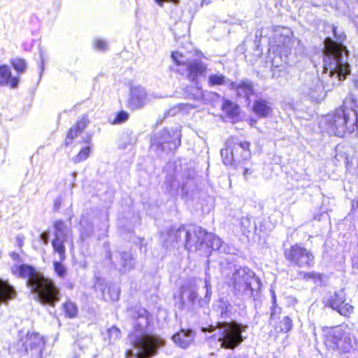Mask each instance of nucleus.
<instances>
[{
  "label": "nucleus",
  "instance_id": "nucleus-1",
  "mask_svg": "<svg viewBox=\"0 0 358 358\" xmlns=\"http://www.w3.org/2000/svg\"><path fill=\"white\" fill-rule=\"evenodd\" d=\"M133 330L128 338L131 348L126 351V358H152L158 354L159 348L166 341L159 336L148 331L150 323V314L144 308L131 310Z\"/></svg>",
  "mask_w": 358,
  "mask_h": 358
},
{
  "label": "nucleus",
  "instance_id": "nucleus-2",
  "mask_svg": "<svg viewBox=\"0 0 358 358\" xmlns=\"http://www.w3.org/2000/svg\"><path fill=\"white\" fill-rule=\"evenodd\" d=\"M331 34L334 39L327 36L324 41L323 73L331 79L334 86L338 85L350 73V65L349 51L343 44L346 39L344 31L336 25Z\"/></svg>",
  "mask_w": 358,
  "mask_h": 358
},
{
  "label": "nucleus",
  "instance_id": "nucleus-3",
  "mask_svg": "<svg viewBox=\"0 0 358 358\" xmlns=\"http://www.w3.org/2000/svg\"><path fill=\"white\" fill-rule=\"evenodd\" d=\"M168 240L165 244H181L189 252L200 251L205 256H210L212 251L227 252V247L221 239L213 233H208L196 225L182 226L177 229H171L167 232Z\"/></svg>",
  "mask_w": 358,
  "mask_h": 358
},
{
  "label": "nucleus",
  "instance_id": "nucleus-4",
  "mask_svg": "<svg viewBox=\"0 0 358 358\" xmlns=\"http://www.w3.org/2000/svg\"><path fill=\"white\" fill-rule=\"evenodd\" d=\"M12 273L18 277L27 279V285L35 296V299L43 305L54 307L61 299L60 289L55 281L29 264L15 265Z\"/></svg>",
  "mask_w": 358,
  "mask_h": 358
},
{
  "label": "nucleus",
  "instance_id": "nucleus-5",
  "mask_svg": "<svg viewBox=\"0 0 358 358\" xmlns=\"http://www.w3.org/2000/svg\"><path fill=\"white\" fill-rule=\"evenodd\" d=\"M328 131L338 137L358 129V113L354 98H346L342 106L325 117Z\"/></svg>",
  "mask_w": 358,
  "mask_h": 358
},
{
  "label": "nucleus",
  "instance_id": "nucleus-6",
  "mask_svg": "<svg viewBox=\"0 0 358 358\" xmlns=\"http://www.w3.org/2000/svg\"><path fill=\"white\" fill-rule=\"evenodd\" d=\"M248 326L236 321L218 322L216 326H210L208 328H203V331L216 333L213 336L219 342L221 347L225 349L234 350L239 346L246 338L243 333L246 331Z\"/></svg>",
  "mask_w": 358,
  "mask_h": 358
},
{
  "label": "nucleus",
  "instance_id": "nucleus-7",
  "mask_svg": "<svg viewBox=\"0 0 358 358\" xmlns=\"http://www.w3.org/2000/svg\"><path fill=\"white\" fill-rule=\"evenodd\" d=\"M230 284L236 296L254 300L258 298L262 286L259 278L248 267L236 269L230 278Z\"/></svg>",
  "mask_w": 358,
  "mask_h": 358
},
{
  "label": "nucleus",
  "instance_id": "nucleus-8",
  "mask_svg": "<svg viewBox=\"0 0 358 358\" xmlns=\"http://www.w3.org/2000/svg\"><path fill=\"white\" fill-rule=\"evenodd\" d=\"M45 341L38 333L27 332L15 342L9 349L14 358H43Z\"/></svg>",
  "mask_w": 358,
  "mask_h": 358
},
{
  "label": "nucleus",
  "instance_id": "nucleus-9",
  "mask_svg": "<svg viewBox=\"0 0 358 358\" xmlns=\"http://www.w3.org/2000/svg\"><path fill=\"white\" fill-rule=\"evenodd\" d=\"M181 131L178 128H164L150 138V149L157 155L169 153L181 143Z\"/></svg>",
  "mask_w": 358,
  "mask_h": 358
},
{
  "label": "nucleus",
  "instance_id": "nucleus-10",
  "mask_svg": "<svg viewBox=\"0 0 358 358\" xmlns=\"http://www.w3.org/2000/svg\"><path fill=\"white\" fill-rule=\"evenodd\" d=\"M205 296L198 299V288L196 286L183 287L181 291L180 308L182 310H194L196 308L208 305L212 295L210 279L207 275L205 278Z\"/></svg>",
  "mask_w": 358,
  "mask_h": 358
},
{
  "label": "nucleus",
  "instance_id": "nucleus-11",
  "mask_svg": "<svg viewBox=\"0 0 358 358\" xmlns=\"http://www.w3.org/2000/svg\"><path fill=\"white\" fill-rule=\"evenodd\" d=\"M284 256L291 264L298 267H312L315 264L313 252L300 244L285 249Z\"/></svg>",
  "mask_w": 358,
  "mask_h": 358
},
{
  "label": "nucleus",
  "instance_id": "nucleus-12",
  "mask_svg": "<svg viewBox=\"0 0 358 358\" xmlns=\"http://www.w3.org/2000/svg\"><path fill=\"white\" fill-rule=\"evenodd\" d=\"M52 246L53 250L58 253L61 261H64L66 258L64 243L68 241L71 234V229L62 220H55L52 224Z\"/></svg>",
  "mask_w": 358,
  "mask_h": 358
},
{
  "label": "nucleus",
  "instance_id": "nucleus-13",
  "mask_svg": "<svg viewBox=\"0 0 358 358\" xmlns=\"http://www.w3.org/2000/svg\"><path fill=\"white\" fill-rule=\"evenodd\" d=\"M301 93L315 101H320L323 99L324 87L317 74L306 73L301 76Z\"/></svg>",
  "mask_w": 358,
  "mask_h": 358
},
{
  "label": "nucleus",
  "instance_id": "nucleus-14",
  "mask_svg": "<svg viewBox=\"0 0 358 358\" xmlns=\"http://www.w3.org/2000/svg\"><path fill=\"white\" fill-rule=\"evenodd\" d=\"M109 259L112 266L121 275L128 273L136 267V259L131 250L110 252Z\"/></svg>",
  "mask_w": 358,
  "mask_h": 358
},
{
  "label": "nucleus",
  "instance_id": "nucleus-15",
  "mask_svg": "<svg viewBox=\"0 0 358 358\" xmlns=\"http://www.w3.org/2000/svg\"><path fill=\"white\" fill-rule=\"evenodd\" d=\"M345 293L343 289L334 292L327 299L326 305L341 315L349 317L354 311V307L345 303Z\"/></svg>",
  "mask_w": 358,
  "mask_h": 358
},
{
  "label": "nucleus",
  "instance_id": "nucleus-16",
  "mask_svg": "<svg viewBox=\"0 0 358 358\" xmlns=\"http://www.w3.org/2000/svg\"><path fill=\"white\" fill-rule=\"evenodd\" d=\"M207 71V64L203 62L196 59L188 61L183 70H177V71L180 72L181 74L185 76L189 81L196 84L198 83L199 78L206 77Z\"/></svg>",
  "mask_w": 358,
  "mask_h": 358
},
{
  "label": "nucleus",
  "instance_id": "nucleus-17",
  "mask_svg": "<svg viewBox=\"0 0 358 358\" xmlns=\"http://www.w3.org/2000/svg\"><path fill=\"white\" fill-rule=\"evenodd\" d=\"M292 31L287 27H278L275 30L274 40L280 53L287 57L292 55V48L294 41L292 38Z\"/></svg>",
  "mask_w": 358,
  "mask_h": 358
},
{
  "label": "nucleus",
  "instance_id": "nucleus-18",
  "mask_svg": "<svg viewBox=\"0 0 358 358\" xmlns=\"http://www.w3.org/2000/svg\"><path fill=\"white\" fill-rule=\"evenodd\" d=\"M248 144L245 143H238L236 138H231L226 143V147L220 151L222 162L225 165H235L236 160L234 154L239 150L247 148Z\"/></svg>",
  "mask_w": 358,
  "mask_h": 358
},
{
  "label": "nucleus",
  "instance_id": "nucleus-19",
  "mask_svg": "<svg viewBox=\"0 0 358 358\" xmlns=\"http://www.w3.org/2000/svg\"><path fill=\"white\" fill-rule=\"evenodd\" d=\"M150 99L144 87L141 86L131 88L128 107L131 110H137L145 106Z\"/></svg>",
  "mask_w": 358,
  "mask_h": 358
},
{
  "label": "nucleus",
  "instance_id": "nucleus-20",
  "mask_svg": "<svg viewBox=\"0 0 358 358\" xmlns=\"http://www.w3.org/2000/svg\"><path fill=\"white\" fill-rule=\"evenodd\" d=\"M348 330H350L348 325H341L326 330V343L327 345L333 349L338 350V344L342 341L343 336L348 333Z\"/></svg>",
  "mask_w": 358,
  "mask_h": 358
},
{
  "label": "nucleus",
  "instance_id": "nucleus-21",
  "mask_svg": "<svg viewBox=\"0 0 358 358\" xmlns=\"http://www.w3.org/2000/svg\"><path fill=\"white\" fill-rule=\"evenodd\" d=\"M229 87L235 90L237 96L243 98L248 104L250 103V96L255 91L252 81L248 79L242 80L239 83L231 81Z\"/></svg>",
  "mask_w": 358,
  "mask_h": 358
},
{
  "label": "nucleus",
  "instance_id": "nucleus-22",
  "mask_svg": "<svg viewBox=\"0 0 358 358\" xmlns=\"http://www.w3.org/2000/svg\"><path fill=\"white\" fill-rule=\"evenodd\" d=\"M195 332L191 329H182L179 332L176 333L172 339L173 342L181 348H188L193 343L195 338Z\"/></svg>",
  "mask_w": 358,
  "mask_h": 358
},
{
  "label": "nucleus",
  "instance_id": "nucleus-23",
  "mask_svg": "<svg viewBox=\"0 0 358 358\" xmlns=\"http://www.w3.org/2000/svg\"><path fill=\"white\" fill-rule=\"evenodd\" d=\"M20 79L17 76H12L10 68L6 64L0 65V86L10 85L15 89L19 85Z\"/></svg>",
  "mask_w": 358,
  "mask_h": 358
},
{
  "label": "nucleus",
  "instance_id": "nucleus-24",
  "mask_svg": "<svg viewBox=\"0 0 358 358\" xmlns=\"http://www.w3.org/2000/svg\"><path fill=\"white\" fill-rule=\"evenodd\" d=\"M16 290L8 280L0 278V305L7 303L16 296Z\"/></svg>",
  "mask_w": 358,
  "mask_h": 358
},
{
  "label": "nucleus",
  "instance_id": "nucleus-25",
  "mask_svg": "<svg viewBox=\"0 0 358 358\" xmlns=\"http://www.w3.org/2000/svg\"><path fill=\"white\" fill-rule=\"evenodd\" d=\"M88 123L89 120L86 117H83L78 120L76 125L69 129L65 141V144L66 145H69L76 137L82 133Z\"/></svg>",
  "mask_w": 358,
  "mask_h": 358
},
{
  "label": "nucleus",
  "instance_id": "nucleus-26",
  "mask_svg": "<svg viewBox=\"0 0 358 358\" xmlns=\"http://www.w3.org/2000/svg\"><path fill=\"white\" fill-rule=\"evenodd\" d=\"M253 111L259 117H266L271 113V104L261 98L256 99L253 103Z\"/></svg>",
  "mask_w": 358,
  "mask_h": 358
},
{
  "label": "nucleus",
  "instance_id": "nucleus-27",
  "mask_svg": "<svg viewBox=\"0 0 358 358\" xmlns=\"http://www.w3.org/2000/svg\"><path fill=\"white\" fill-rule=\"evenodd\" d=\"M355 332H358V329H352L350 327V330H348V333L345 334V336L342 338V341H340V344H338V350L343 353L350 352L353 348V343H355Z\"/></svg>",
  "mask_w": 358,
  "mask_h": 358
},
{
  "label": "nucleus",
  "instance_id": "nucleus-28",
  "mask_svg": "<svg viewBox=\"0 0 358 358\" xmlns=\"http://www.w3.org/2000/svg\"><path fill=\"white\" fill-rule=\"evenodd\" d=\"M184 94L187 99L201 101L202 97H203V90L197 83L196 86H187L185 89Z\"/></svg>",
  "mask_w": 358,
  "mask_h": 358
},
{
  "label": "nucleus",
  "instance_id": "nucleus-29",
  "mask_svg": "<svg viewBox=\"0 0 358 358\" xmlns=\"http://www.w3.org/2000/svg\"><path fill=\"white\" fill-rule=\"evenodd\" d=\"M231 82L224 75L220 72L210 73L208 76V85L209 87L229 85Z\"/></svg>",
  "mask_w": 358,
  "mask_h": 358
},
{
  "label": "nucleus",
  "instance_id": "nucleus-30",
  "mask_svg": "<svg viewBox=\"0 0 358 358\" xmlns=\"http://www.w3.org/2000/svg\"><path fill=\"white\" fill-rule=\"evenodd\" d=\"M222 108L227 114V115L230 117H236L239 113V108L238 105L229 100L223 99Z\"/></svg>",
  "mask_w": 358,
  "mask_h": 358
},
{
  "label": "nucleus",
  "instance_id": "nucleus-31",
  "mask_svg": "<svg viewBox=\"0 0 358 358\" xmlns=\"http://www.w3.org/2000/svg\"><path fill=\"white\" fill-rule=\"evenodd\" d=\"M103 298L105 301H116L119 299L120 291L115 285L109 286L103 290Z\"/></svg>",
  "mask_w": 358,
  "mask_h": 358
},
{
  "label": "nucleus",
  "instance_id": "nucleus-32",
  "mask_svg": "<svg viewBox=\"0 0 358 358\" xmlns=\"http://www.w3.org/2000/svg\"><path fill=\"white\" fill-rule=\"evenodd\" d=\"M238 143H245L248 144L247 148L239 150L235 154L233 153L234 159L236 160V162L238 164L237 166H238L241 162L247 161L248 159L250 157V143L248 141H238Z\"/></svg>",
  "mask_w": 358,
  "mask_h": 358
},
{
  "label": "nucleus",
  "instance_id": "nucleus-33",
  "mask_svg": "<svg viewBox=\"0 0 358 358\" xmlns=\"http://www.w3.org/2000/svg\"><path fill=\"white\" fill-rule=\"evenodd\" d=\"M219 308L220 309V317L222 319L230 317L233 306L228 300L222 299L220 301Z\"/></svg>",
  "mask_w": 358,
  "mask_h": 358
},
{
  "label": "nucleus",
  "instance_id": "nucleus-34",
  "mask_svg": "<svg viewBox=\"0 0 358 358\" xmlns=\"http://www.w3.org/2000/svg\"><path fill=\"white\" fill-rule=\"evenodd\" d=\"M239 224L243 234L246 232H250L253 229H256L255 224L251 221V217L246 216L241 217Z\"/></svg>",
  "mask_w": 358,
  "mask_h": 358
},
{
  "label": "nucleus",
  "instance_id": "nucleus-35",
  "mask_svg": "<svg viewBox=\"0 0 358 358\" xmlns=\"http://www.w3.org/2000/svg\"><path fill=\"white\" fill-rule=\"evenodd\" d=\"M13 69L20 74L24 73L27 68V62L24 59L16 57L10 61Z\"/></svg>",
  "mask_w": 358,
  "mask_h": 358
},
{
  "label": "nucleus",
  "instance_id": "nucleus-36",
  "mask_svg": "<svg viewBox=\"0 0 358 358\" xmlns=\"http://www.w3.org/2000/svg\"><path fill=\"white\" fill-rule=\"evenodd\" d=\"M91 148L89 145L83 148L72 159L74 164H78L86 160L90 154Z\"/></svg>",
  "mask_w": 358,
  "mask_h": 358
},
{
  "label": "nucleus",
  "instance_id": "nucleus-37",
  "mask_svg": "<svg viewBox=\"0 0 358 358\" xmlns=\"http://www.w3.org/2000/svg\"><path fill=\"white\" fill-rule=\"evenodd\" d=\"M64 310L66 315L69 317H75L78 312V307L76 303L71 301H68L63 304Z\"/></svg>",
  "mask_w": 358,
  "mask_h": 358
},
{
  "label": "nucleus",
  "instance_id": "nucleus-38",
  "mask_svg": "<svg viewBox=\"0 0 358 358\" xmlns=\"http://www.w3.org/2000/svg\"><path fill=\"white\" fill-rule=\"evenodd\" d=\"M276 328L281 332L287 333L292 328V321L288 316H285L280 321Z\"/></svg>",
  "mask_w": 358,
  "mask_h": 358
},
{
  "label": "nucleus",
  "instance_id": "nucleus-39",
  "mask_svg": "<svg viewBox=\"0 0 358 358\" xmlns=\"http://www.w3.org/2000/svg\"><path fill=\"white\" fill-rule=\"evenodd\" d=\"M62 261H55L53 262L54 271L60 278H65L67 275V268L62 263Z\"/></svg>",
  "mask_w": 358,
  "mask_h": 358
},
{
  "label": "nucleus",
  "instance_id": "nucleus-40",
  "mask_svg": "<svg viewBox=\"0 0 358 358\" xmlns=\"http://www.w3.org/2000/svg\"><path fill=\"white\" fill-rule=\"evenodd\" d=\"M303 278L306 280H313L314 282H321L323 280L324 275L315 271L301 273Z\"/></svg>",
  "mask_w": 358,
  "mask_h": 358
},
{
  "label": "nucleus",
  "instance_id": "nucleus-41",
  "mask_svg": "<svg viewBox=\"0 0 358 358\" xmlns=\"http://www.w3.org/2000/svg\"><path fill=\"white\" fill-rule=\"evenodd\" d=\"M281 313V308L276 303V296L272 292V306L271 307L270 320H275Z\"/></svg>",
  "mask_w": 358,
  "mask_h": 358
},
{
  "label": "nucleus",
  "instance_id": "nucleus-42",
  "mask_svg": "<svg viewBox=\"0 0 358 358\" xmlns=\"http://www.w3.org/2000/svg\"><path fill=\"white\" fill-rule=\"evenodd\" d=\"M108 340L110 343H114L121 337V331L120 329L115 326L109 328L107 331Z\"/></svg>",
  "mask_w": 358,
  "mask_h": 358
},
{
  "label": "nucleus",
  "instance_id": "nucleus-43",
  "mask_svg": "<svg viewBox=\"0 0 358 358\" xmlns=\"http://www.w3.org/2000/svg\"><path fill=\"white\" fill-rule=\"evenodd\" d=\"M244 164L240 166V169L242 170L243 176L245 180L252 176L255 173V169L253 167V164H250V166H247V162L243 161Z\"/></svg>",
  "mask_w": 358,
  "mask_h": 358
},
{
  "label": "nucleus",
  "instance_id": "nucleus-44",
  "mask_svg": "<svg viewBox=\"0 0 358 358\" xmlns=\"http://www.w3.org/2000/svg\"><path fill=\"white\" fill-rule=\"evenodd\" d=\"M171 57L178 66H180L179 69L183 70L185 68V64L188 61H185V57L178 52H172Z\"/></svg>",
  "mask_w": 358,
  "mask_h": 358
},
{
  "label": "nucleus",
  "instance_id": "nucleus-45",
  "mask_svg": "<svg viewBox=\"0 0 358 358\" xmlns=\"http://www.w3.org/2000/svg\"><path fill=\"white\" fill-rule=\"evenodd\" d=\"M128 118H129L128 113H127L124 110H122L116 115L115 119L112 122V124H117L123 123V122H126L128 120Z\"/></svg>",
  "mask_w": 358,
  "mask_h": 358
},
{
  "label": "nucleus",
  "instance_id": "nucleus-46",
  "mask_svg": "<svg viewBox=\"0 0 358 358\" xmlns=\"http://www.w3.org/2000/svg\"><path fill=\"white\" fill-rule=\"evenodd\" d=\"M219 97L220 94H217V92L203 91V97H202L201 101H203V102L206 103L207 101L216 99Z\"/></svg>",
  "mask_w": 358,
  "mask_h": 358
},
{
  "label": "nucleus",
  "instance_id": "nucleus-47",
  "mask_svg": "<svg viewBox=\"0 0 358 358\" xmlns=\"http://www.w3.org/2000/svg\"><path fill=\"white\" fill-rule=\"evenodd\" d=\"M96 49L99 50H106L107 49L106 41L101 39H96L94 42Z\"/></svg>",
  "mask_w": 358,
  "mask_h": 358
},
{
  "label": "nucleus",
  "instance_id": "nucleus-48",
  "mask_svg": "<svg viewBox=\"0 0 358 358\" xmlns=\"http://www.w3.org/2000/svg\"><path fill=\"white\" fill-rule=\"evenodd\" d=\"M282 66L279 65H273L272 64L271 66V71H272V77L274 78H278L280 76V71L282 69Z\"/></svg>",
  "mask_w": 358,
  "mask_h": 358
},
{
  "label": "nucleus",
  "instance_id": "nucleus-49",
  "mask_svg": "<svg viewBox=\"0 0 358 358\" xmlns=\"http://www.w3.org/2000/svg\"><path fill=\"white\" fill-rule=\"evenodd\" d=\"M323 27H324V34H328V36H329V34H331L333 30L335 29L336 24H330V23L326 22L324 23Z\"/></svg>",
  "mask_w": 358,
  "mask_h": 358
},
{
  "label": "nucleus",
  "instance_id": "nucleus-50",
  "mask_svg": "<svg viewBox=\"0 0 358 358\" xmlns=\"http://www.w3.org/2000/svg\"><path fill=\"white\" fill-rule=\"evenodd\" d=\"M50 231L49 230L42 232L40 235V239L45 245H48L50 240Z\"/></svg>",
  "mask_w": 358,
  "mask_h": 358
},
{
  "label": "nucleus",
  "instance_id": "nucleus-51",
  "mask_svg": "<svg viewBox=\"0 0 358 358\" xmlns=\"http://www.w3.org/2000/svg\"><path fill=\"white\" fill-rule=\"evenodd\" d=\"M62 196H58L54 201V203H53V207H52V210L53 211L55 212H57L59 210L61 206H62Z\"/></svg>",
  "mask_w": 358,
  "mask_h": 358
},
{
  "label": "nucleus",
  "instance_id": "nucleus-52",
  "mask_svg": "<svg viewBox=\"0 0 358 358\" xmlns=\"http://www.w3.org/2000/svg\"><path fill=\"white\" fill-rule=\"evenodd\" d=\"M179 107H180V105H179L178 106L173 107V108H171L169 110H168L167 112H166L165 115L167 116L175 115L177 113V112L180 110V108H179Z\"/></svg>",
  "mask_w": 358,
  "mask_h": 358
},
{
  "label": "nucleus",
  "instance_id": "nucleus-53",
  "mask_svg": "<svg viewBox=\"0 0 358 358\" xmlns=\"http://www.w3.org/2000/svg\"><path fill=\"white\" fill-rule=\"evenodd\" d=\"M155 1L161 7H162L165 2H171L174 4H178L179 0H155Z\"/></svg>",
  "mask_w": 358,
  "mask_h": 358
},
{
  "label": "nucleus",
  "instance_id": "nucleus-54",
  "mask_svg": "<svg viewBox=\"0 0 358 358\" xmlns=\"http://www.w3.org/2000/svg\"><path fill=\"white\" fill-rule=\"evenodd\" d=\"M24 236L23 235H21V234H19L17 237H16V241H17V243L18 245V246L20 248H22V245H23V242H24Z\"/></svg>",
  "mask_w": 358,
  "mask_h": 358
},
{
  "label": "nucleus",
  "instance_id": "nucleus-55",
  "mask_svg": "<svg viewBox=\"0 0 358 358\" xmlns=\"http://www.w3.org/2000/svg\"><path fill=\"white\" fill-rule=\"evenodd\" d=\"M77 175H78L77 172H73L72 173L73 180V182H72V187H74L76 185L75 180L76 178Z\"/></svg>",
  "mask_w": 358,
  "mask_h": 358
},
{
  "label": "nucleus",
  "instance_id": "nucleus-56",
  "mask_svg": "<svg viewBox=\"0 0 358 358\" xmlns=\"http://www.w3.org/2000/svg\"><path fill=\"white\" fill-rule=\"evenodd\" d=\"M41 62L40 68H41V74L43 71V62H44L41 53Z\"/></svg>",
  "mask_w": 358,
  "mask_h": 358
},
{
  "label": "nucleus",
  "instance_id": "nucleus-57",
  "mask_svg": "<svg viewBox=\"0 0 358 358\" xmlns=\"http://www.w3.org/2000/svg\"><path fill=\"white\" fill-rule=\"evenodd\" d=\"M91 140V137L90 136H87L83 138V142L85 143H89Z\"/></svg>",
  "mask_w": 358,
  "mask_h": 358
},
{
  "label": "nucleus",
  "instance_id": "nucleus-58",
  "mask_svg": "<svg viewBox=\"0 0 358 358\" xmlns=\"http://www.w3.org/2000/svg\"><path fill=\"white\" fill-rule=\"evenodd\" d=\"M355 85L356 87L358 88V78L355 80Z\"/></svg>",
  "mask_w": 358,
  "mask_h": 358
},
{
  "label": "nucleus",
  "instance_id": "nucleus-59",
  "mask_svg": "<svg viewBox=\"0 0 358 358\" xmlns=\"http://www.w3.org/2000/svg\"><path fill=\"white\" fill-rule=\"evenodd\" d=\"M305 185H306V186H308V185H309V184H308V183L306 182V184H303V185H301V187H304Z\"/></svg>",
  "mask_w": 358,
  "mask_h": 358
},
{
  "label": "nucleus",
  "instance_id": "nucleus-60",
  "mask_svg": "<svg viewBox=\"0 0 358 358\" xmlns=\"http://www.w3.org/2000/svg\"><path fill=\"white\" fill-rule=\"evenodd\" d=\"M120 148H122V149H125L126 148V145H123V146L122 147L120 146Z\"/></svg>",
  "mask_w": 358,
  "mask_h": 358
},
{
  "label": "nucleus",
  "instance_id": "nucleus-61",
  "mask_svg": "<svg viewBox=\"0 0 358 358\" xmlns=\"http://www.w3.org/2000/svg\"><path fill=\"white\" fill-rule=\"evenodd\" d=\"M235 358H241V357H235Z\"/></svg>",
  "mask_w": 358,
  "mask_h": 358
}]
</instances>
